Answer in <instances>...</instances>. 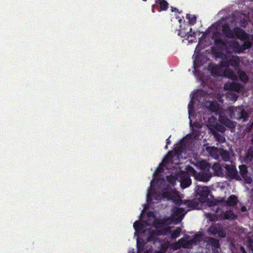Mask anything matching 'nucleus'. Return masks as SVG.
Listing matches in <instances>:
<instances>
[{
	"label": "nucleus",
	"mask_w": 253,
	"mask_h": 253,
	"mask_svg": "<svg viewBox=\"0 0 253 253\" xmlns=\"http://www.w3.org/2000/svg\"><path fill=\"white\" fill-rule=\"evenodd\" d=\"M222 31L224 36L228 39H233L235 37L242 41L249 39V35L244 30L239 27L231 29L228 24L223 25Z\"/></svg>",
	"instance_id": "nucleus-1"
},
{
	"label": "nucleus",
	"mask_w": 253,
	"mask_h": 253,
	"mask_svg": "<svg viewBox=\"0 0 253 253\" xmlns=\"http://www.w3.org/2000/svg\"><path fill=\"white\" fill-rule=\"evenodd\" d=\"M228 111L230 118L238 121L246 122L250 117L249 114L242 106H232L229 108Z\"/></svg>",
	"instance_id": "nucleus-2"
},
{
	"label": "nucleus",
	"mask_w": 253,
	"mask_h": 253,
	"mask_svg": "<svg viewBox=\"0 0 253 253\" xmlns=\"http://www.w3.org/2000/svg\"><path fill=\"white\" fill-rule=\"evenodd\" d=\"M147 232L148 236L146 239L147 242H153V244H155L157 242H161V240L159 238L160 236L166 235H168V233H170L171 232V227L169 226L168 227L161 230H152V229H149Z\"/></svg>",
	"instance_id": "nucleus-3"
},
{
	"label": "nucleus",
	"mask_w": 253,
	"mask_h": 253,
	"mask_svg": "<svg viewBox=\"0 0 253 253\" xmlns=\"http://www.w3.org/2000/svg\"><path fill=\"white\" fill-rule=\"evenodd\" d=\"M210 206L212 207V210L215 211L216 214L220 219L232 220H235L237 218V215L232 210H227L225 211H222L219 214H218L220 208L215 204L214 202L211 201L210 204Z\"/></svg>",
	"instance_id": "nucleus-4"
},
{
	"label": "nucleus",
	"mask_w": 253,
	"mask_h": 253,
	"mask_svg": "<svg viewBox=\"0 0 253 253\" xmlns=\"http://www.w3.org/2000/svg\"><path fill=\"white\" fill-rule=\"evenodd\" d=\"M224 169V176L231 179H235L238 181L241 180V177L238 174V172L234 165L225 164L223 165Z\"/></svg>",
	"instance_id": "nucleus-5"
},
{
	"label": "nucleus",
	"mask_w": 253,
	"mask_h": 253,
	"mask_svg": "<svg viewBox=\"0 0 253 253\" xmlns=\"http://www.w3.org/2000/svg\"><path fill=\"white\" fill-rule=\"evenodd\" d=\"M223 88L226 90L239 93L243 91L244 89V86L238 83L229 82L224 84Z\"/></svg>",
	"instance_id": "nucleus-6"
},
{
	"label": "nucleus",
	"mask_w": 253,
	"mask_h": 253,
	"mask_svg": "<svg viewBox=\"0 0 253 253\" xmlns=\"http://www.w3.org/2000/svg\"><path fill=\"white\" fill-rule=\"evenodd\" d=\"M239 169L240 176L242 177L246 183L248 184H251L253 182V179L248 175V170L247 167L245 165H242L239 166Z\"/></svg>",
	"instance_id": "nucleus-7"
},
{
	"label": "nucleus",
	"mask_w": 253,
	"mask_h": 253,
	"mask_svg": "<svg viewBox=\"0 0 253 253\" xmlns=\"http://www.w3.org/2000/svg\"><path fill=\"white\" fill-rule=\"evenodd\" d=\"M200 197L199 201L201 203L206 202L208 199V196L210 194V190L207 186H203L199 189L198 192Z\"/></svg>",
	"instance_id": "nucleus-8"
},
{
	"label": "nucleus",
	"mask_w": 253,
	"mask_h": 253,
	"mask_svg": "<svg viewBox=\"0 0 253 253\" xmlns=\"http://www.w3.org/2000/svg\"><path fill=\"white\" fill-rule=\"evenodd\" d=\"M212 174L210 172H199L195 175V179L202 182L209 181L211 177Z\"/></svg>",
	"instance_id": "nucleus-9"
},
{
	"label": "nucleus",
	"mask_w": 253,
	"mask_h": 253,
	"mask_svg": "<svg viewBox=\"0 0 253 253\" xmlns=\"http://www.w3.org/2000/svg\"><path fill=\"white\" fill-rule=\"evenodd\" d=\"M220 202L221 203H223L227 206L234 207L237 205L239 200L236 196L234 195H231L228 198L227 200H225L224 199H222Z\"/></svg>",
	"instance_id": "nucleus-10"
},
{
	"label": "nucleus",
	"mask_w": 253,
	"mask_h": 253,
	"mask_svg": "<svg viewBox=\"0 0 253 253\" xmlns=\"http://www.w3.org/2000/svg\"><path fill=\"white\" fill-rule=\"evenodd\" d=\"M209 68L210 69L211 73L212 76L214 77L220 76L222 75V69L217 65H210Z\"/></svg>",
	"instance_id": "nucleus-11"
},
{
	"label": "nucleus",
	"mask_w": 253,
	"mask_h": 253,
	"mask_svg": "<svg viewBox=\"0 0 253 253\" xmlns=\"http://www.w3.org/2000/svg\"><path fill=\"white\" fill-rule=\"evenodd\" d=\"M173 215L176 217L178 221L180 222L183 218L185 213L183 208L175 207L172 209Z\"/></svg>",
	"instance_id": "nucleus-12"
},
{
	"label": "nucleus",
	"mask_w": 253,
	"mask_h": 253,
	"mask_svg": "<svg viewBox=\"0 0 253 253\" xmlns=\"http://www.w3.org/2000/svg\"><path fill=\"white\" fill-rule=\"evenodd\" d=\"M214 44L218 49H223L227 47V41L221 39L220 36L215 37L214 39Z\"/></svg>",
	"instance_id": "nucleus-13"
},
{
	"label": "nucleus",
	"mask_w": 253,
	"mask_h": 253,
	"mask_svg": "<svg viewBox=\"0 0 253 253\" xmlns=\"http://www.w3.org/2000/svg\"><path fill=\"white\" fill-rule=\"evenodd\" d=\"M214 44L218 49H223L227 47V41L221 39L220 36L215 37L214 39Z\"/></svg>",
	"instance_id": "nucleus-14"
},
{
	"label": "nucleus",
	"mask_w": 253,
	"mask_h": 253,
	"mask_svg": "<svg viewBox=\"0 0 253 253\" xmlns=\"http://www.w3.org/2000/svg\"><path fill=\"white\" fill-rule=\"evenodd\" d=\"M212 168L215 175L220 177L224 176V169L223 168V165L221 166L219 163H216L213 165Z\"/></svg>",
	"instance_id": "nucleus-15"
},
{
	"label": "nucleus",
	"mask_w": 253,
	"mask_h": 253,
	"mask_svg": "<svg viewBox=\"0 0 253 253\" xmlns=\"http://www.w3.org/2000/svg\"><path fill=\"white\" fill-rule=\"evenodd\" d=\"M180 182L182 188L184 189L189 187L191 184V179L190 175L187 173L184 174L181 177Z\"/></svg>",
	"instance_id": "nucleus-16"
},
{
	"label": "nucleus",
	"mask_w": 253,
	"mask_h": 253,
	"mask_svg": "<svg viewBox=\"0 0 253 253\" xmlns=\"http://www.w3.org/2000/svg\"><path fill=\"white\" fill-rule=\"evenodd\" d=\"M146 242H144L142 239L137 240V253H149V251H151L152 249H150L149 250H146L144 251L145 246Z\"/></svg>",
	"instance_id": "nucleus-17"
},
{
	"label": "nucleus",
	"mask_w": 253,
	"mask_h": 253,
	"mask_svg": "<svg viewBox=\"0 0 253 253\" xmlns=\"http://www.w3.org/2000/svg\"><path fill=\"white\" fill-rule=\"evenodd\" d=\"M185 146L183 144H178L175 148L173 151H170L169 152V155L170 156H175L179 157L182 154L185 149Z\"/></svg>",
	"instance_id": "nucleus-18"
},
{
	"label": "nucleus",
	"mask_w": 253,
	"mask_h": 253,
	"mask_svg": "<svg viewBox=\"0 0 253 253\" xmlns=\"http://www.w3.org/2000/svg\"><path fill=\"white\" fill-rule=\"evenodd\" d=\"M227 61L229 64V67L230 66L233 67H238L239 66L240 60L238 56H227Z\"/></svg>",
	"instance_id": "nucleus-19"
},
{
	"label": "nucleus",
	"mask_w": 253,
	"mask_h": 253,
	"mask_svg": "<svg viewBox=\"0 0 253 253\" xmlns=\"http://www.w3.org/2000/svg\"><path fill=\"white\" fill-rule=\"evenodd\" d=\"M160 197V199H166L168 200H171L173 201H176V196L173 193L169 191L163 192L162 194L159 196Z\"/></svg>",
	"instance_id": "nucleus-20"
},
{
	"label": "nucleus",
	"mask_w": 253,
	"mask_h": 253,
	"mask_svg": "<svg viewBox=\"0 0 253 253\" xmlns=\"http://www.w3.org/2000/svg\"><path fill=\"white\" fill-rule=\"evenodd\" d=\"M220 122L230 129H234L236 127V123L233 122L227 118H220Z\"/></svg>",
	"instance_id": "nucleus-21"
},
{
	"label": "nucleus",
	"mask_w": 253,
	"mask_h": 253,
	"mask_svg": "<svg viewBox=\"0 0 253 253\" xmlns=\"http://www.w3.org/2000/svg\"><path fill=\"white\" fill-rule=\"evenodd\" d=\"M167 219L165 218L163 219L156 218L154 220L153 224L155 228H158L165 226L167 224Z\"/></svg>",
	"instance_id": "nucleus-22"
},
{
	"label": "nucleus",
	"mask_w": 253,
	"mask_h": 253,
	"mask_svg": "<svg viewBox=\"0 0 253 253\" xmlns=\"http://www.w3.org/2000/svg\"><path fill=\"white\" fill-rule=\"evenodd\" d=\"M220 227L216 224H212L208 229V232L211 235H215L220 230Z\"/></svg>",
	"instance_id": "nucleus-23"
},
{
	"label": "nucleus",
	"mask_w": 253,
	"mask_h": 253,
	"mask_svg": "<svg viewBox=\"0 0 253 253\" xmlns=\"http://www.w3.org/2000/svg\"><path fill=\"white\" fill-rule=\"evenodd\" d=\"M183 203L189 208H191L193 209H198L199 203L196 200H185Z\"/></svg>",
	"instance_id": "nucleus-24"
},
{
	"label": "nucleus",
	"mask_w": 253,
	"mask_h": 253,
	"mask_svg": "<svg viewBox=\"0 0 253 253\" xmlns=\"http://www.w3.org/2000/svg\"><path fill=\"white\" fill-rule=\"evenodd\" d=\"M200 169L204 172H210L211 166L209 163L205 160H203L199 163Z\"/></svg>",
	"instance_id": "nucleus-25"
},
{
	"label": "nucleus",
	"mask_w": 253,
	"mask_h": 253,
	"mask_svg": "<svg viewBox=\"0 0 253 253\" xmlns=\"http://www.w3.org/2000/svg\"><path fill=\"white\" fill-rule=\"evenodd\" d=\"M253 160V145L251 146L247 150L246 155L244 157L245 162H252Z\"/></svg>",
	"instance_id": "nucleus-26"
},
{
	"label": "nucleus",
	"mask_w": 253,
	"mask_h": 253,
	"mask_svg": "<svg viewBox=\"0 0 253 253\" xmlns=\"http://www.w3.org/2000/svg\"><path fill=\"white\" fill-rule=\"evenodd\" d=\"M238 74L240 80L244 83L247 84L249 82V77L244 71L240 70L238 72Z\"/></svg>",
	"instance_id": "nucleus-27"
},
{
	"label": "nucleus",
	"mask_w": 253,
	"mask_h": 253,
	"mask_svg": "<svg viewBox=\"0 0 253 253\" xmlns=\"http://www.w3.org/2000/svg\"><path fill=\"white\" fill-rule=\"evenodd\" d=\"M208 243L214 249H218L220 247L219 240L212 237H209L208 239Z\"/></svg>",
	"instance_id": "nucleus-28"
},
{
	"label": "nucleus",
	"mask_w": 253,
	"mask_h": 253,
	"mask_svg": "<svg viewBox=\"0 0 253 253\" xmlns=\"http://www.w3.org/2000/svg\"><path fill=\"white\" fill-rule=\"evenodd\" d=\"M207 151L209 152L210 155L213 157L214 159L218 158V149L215 147H207Z\"/></svg>",
	"instance_id": "nucleus-29"
},
{
	"label": "nucleus",
	"mask_w": 253,
	"mask_h": 253,
	"mask_svg": "<svg viewBox=\"0 0 253 253\" xmlns=\"http://www.w3.org/2000/svg\"><path fill=\"white\" fill-rule=\"evenodd\" d=\"M177 243L180 245V247H182L184 248H188L189 245H192V241L186 240L184 238H181L178 241Z\"/></svg>",
	"instance_id": "nucleus-30"
},
{
	"label": "nucleus",
	"mask_w": 253,
	"mask_h": 253,
	"mask_svg": "<svg viewBox=\"0 0 253 253\" xmlns=\"http://www.w3.org/2000/svg\"><path fill=\"white\" fill-rule=\"evenodd\" d=\"M182 229L180 227H177L175 230L172 231L171 230L169 234H170V237L172 239H175L176 238L178 237L180 233L181 232ZM169 234V233H168Z\"/></svg>",
	"instance_id": "nucleus-31"
},
{
	"label": "nucleus",
	"mask_w": 253,
	"mask_h": 253,
	"mask_svg": "<svg viewBox=\"0 0 253 253\" xmlns=\"http://www.w3.org/2000/svg\"><path fill=\"white\" fill-rule=\"evenodd\" d=\"M186 18L188 20V23L190 25H194L196 23L197 17L195 15L187 14Z\"/></svg>",
	"instance_id": "nucleus-32"
},
{
	"label": "nucleus",
	"mask_w": 253,
	"mask_h": 253,
	"mask_svg": "<svg viewBox=\"0 0 253 253\" xmlns=\"http://www.w3.org/2000/svg\"><path fill=\"white\" fill-rule=\"evenodd\" d=\"M220 156L224 162H228L230 159V154L227 151L222 150L220 152Z\"/></svg>",
	"instance_id": "nucleus-33"
},
{
	"label": "nucleus",
	"mask_w": 253,
	"mask_h": 253,
	"mask_svg": "<svg viewBox=\"0 0 253 253\" xmlns=\"http://www.w3.org/2000/svg\"><path fill=\"white\" fill-rule=\"evenodd\" d=\"M144 226L143 224H142L140 221H136L133 223V227L135 229L136 231L139 230H142V231L143 230Z\"/></svg>",
	"instance_id": "nucleus-34"
},
{
	"label": "nucleus",
	"mask_w": 253,
	"mask_h": 253,
	"mask_svg": "<svg viewBox=\"0 0 253 253\" xmlns=\"http://www.w3.org/2000/svg\"><path fill=\"white\" fill-rule=\"evenodd\" d=\"M218 65L222 69L224 68H227L229 67L227 56H225V58L221 61Z\"/></svg>",
	"instance_id": "nucleus-35"
},
{
	"label": "nucleus",
	"mask_w": 253,
	"mask_h": 253,
	"mask_svg": "<svg viewBox=\"0 0 253 253\" xmlns=\"http://www.w3.org/2000/svg\"><path fill=\"white\" fill-rule=\"evenodd\" d=\"M214 136L216 140L220 143H223L225 141V137L218 133H215L214 134Z\"/></svg>",
	"instance_id": "nucleus-36"
},
{
	"label": "nucleus",
	"mask_w": 253,
	"mask_h": 253,
	"mask_svg": "<svg viewBox=\"0 0 253 253\" xmlns=\"http://www.w3.org/2000/svg\"><path fill=\"white\" fill-rule=\"evenodd\" d=\"M252 45V43L250 41H245V42H244L243 44H242V45H241V48L242 50H246V49L251 48Z\"/></svg>",
	"instance_id": "nucleus-37"
},
{
	"label": "nucleus",
	"mask_w": 253,
	"mask_h": 253,
	"mask_svg": "<svg viewBox=\"0 0 253 253\" xmlns=\"http://www.w3.org/2000/svg\"><path fill=\"white\" fill-rule=\"evenodd\" d=\"M159 3L160 5L161 9L162 10H166L168 9L169 4L166 0H161V1H160Z\"/></svg>",
	"instance_id": "nucleus-38"
},
{
	"label": "nucleus",
	"mask_w": 253,
	"mask_h": 253,
	"mask_svg": "<svg viewBox=\"0 0 253 253\" xmlns=\"http://www.w3.org/2000/svg\"><path fill=\"white\" fill-rule=\"evenodd\" d=\"M227 97L231 100L235 101L237 100L238 96L235 93H228L227 94Z\"/></svg>",
	"instance_id": "nucleus-39"
},
{
	"label": "nucleus",
	"mask_w": 253,
	"mask_h": 253,
	"mask_svg": "<svg viewBox=\"0 0 253 253\" xmlns=\"http://www.w3.org/2000/svg\"><path fill=\"white\" fill-rule=\"evenodd\" d=\"M187 36L188 37H196V33L195 32L192 31V29L190 28L189 32H186Z\"/></svg>",
	"instance_id": "nucleus-40"
},
{
	"label": "nucleus",
	"mask_w": 253,
	"mask_h": 253,
	"mask_svg": "<svg viewBox=\"0 0 253 253\" xmlns=\"http://www.w3.org/2000/svg\"><path fill=\"white\" fill-rule=\"evenodd\" d=\"M153 197V195L151 193L150 190H148L147 195V201L149 202L152 200V197Z\"/></svg>",
	"instance_id": "nucleus-41"
},
{
	"label": "nucleus",
	"mask_w": 253,
	"mask_h": 253,
	"mask_svg": "<svg viewBox=\"0 0 253 253\" xmlns=\"http://www.w3.org/2000/svg\"><path fill=\"white\" fill-rule=\"evenodd\" d=\"M178 35L182 38H184L187 36V33L183 31V30H180L178 32Z\"/></svg>",
	"instance_id": "nucleus-42"
},
{
	"label": "nucleus",
	"mask_w": 253,
	"mask_h": 253,
	"mask_svg": "<svg viewBox=\"0 0 253 253\" xmlns=\"http://www.w3.org/2000/svg\"><path fill=\"white\" fill-rule=\"evenodd\" d=\"M232 46L234 48H238L240 46L239 43L238 42L234 41L232 42Z\"/></svg>",
	"instance_id": "nucleus-43"
},
{
	"label": "nucleus",
	"mask_w": 253,
	"mask_h": 253,
	"mask_svg": "<svg viewBox=\"0 0 253 253\" xmlns=\"http://www.w3.org/2000/svg\"><path fill=\"white\" fill-rule=\"evenodd\" d=\"M209 218L210 220L213 221H216L217 220V218L216 217L212 218V214L211 213H209Z\"/></svg>",
	"instance_id": "nucleus-44"
},
{
	"label": "nucleus",
	"mask_w": 253,
	"mask_h": 253,
	"mask_svg": "<svg viewBox=\"0 0 253 253\" xmlns=\"http://www.w3.org/2000/svg\"><path fill=\"white\" fill-rule=\"evenodd\" d=\"M192 105H193V101L191 100L188 105L189 116L190 115V108H191V106H192Z\"/></svg>",
	"instance_id": "nucleus-45"
},
{
	"label": "nucleus",
	"mask_w": 253,
	"mask_h": 253,
	"mask_svg": "<svg viewBox=\"0 0 253 253\" xmlns=\"http://www.w3.org/2000/svg\"><path fill=\"white\" fill-rule=\"evenodd\" d=\"M170 143V141L169 138H168L166 139V145L165 146V149L168 148V145H169Z\"/></svg>",
	"instance_id": "nucleus-46"
},
{
	"label": "nucleus",
	"mask_w": 253,
	"mask_h": 253,
	"mask_svg": "<svg viewBox=\"0 0 253 253\" xmlns=\"http://www.w3.org/2000/svg\"><path fill=\"white\" fill-rule=\"evenodd\" d=\"M241 251L242 253H247V252L245 250V248L243 247H241L240 248Z\"/></svg>",
	"instance_id": "nucleus-47"
},
{
	"label": "nucleus",
	"mask_w": 253,
	"mask_h": 253,
	"mask_svg": "<svg viewBox=\"0 0 253 253\" xmlns=\"http://www.w3.org/2000/svg\"><path fill=\"white\" fill-rule=\"evenodd\" d=\"M241 251L242 253H247V252L245 250V248L243 247H241L240 248Z\"/></svg>",
	"instance_id": "nucleus-48"
},
{
	"label": "nucleus",
	"mask_w": 253,
	"mask_h": 253,
	"mask_svg": "<svg viewBox=\"0 0 253 253\" xmlns=\"http://www.w3.org/2000/svg\"><path fill=\"white\" fill-rule=\"evenodd\" d=\"M241 251L242 253H247V252L245 250V248L243 247H241L240 248Z\"/></svg>",
	"instance_id": "nucleus-49"
},
{
	"label": "nucleus",
	"mask_w": 253,
	"mask_h": 253,
	"mask_svg": "<svg viewBox=\"0 0 253 253\" xmlns=\"http://www.w3.org/2000/svg\"><path fill=\"white\" fill-rule=\"evenodd\" d=\"M171 11L172 12H178V9L176 8H174V7H171Z\"/></svg>",
	"instance_id": "nucleus-50"
},
{
	"label": "nucleus",
	"mask_w": 253,
	"mask_h": 253,
	"mask_svg": "<svg viewBox=\"0 0 253 253\" xmlns=\"http://www.w3.org/2000/svg\"><path fill=\"white\" fill-rule=\"evenodd\" d=\"M248 248L250 250H252V249H253V245L252 244H250L248 246Z\"/></svg>",
	"instance_id": "nucleus-51"
},
{
	"label": "nucleus",
	"mask_w": 253,
	"mask_h": 253,
	"mask_svg": "<svg viewBox=\"0 0 253 253\" xmlns=\"http://www.w3.org/2000/svg\"><path fill=\"white\" fill-rule=\"evenodd\" d=\"M247 209L246 207L245 206L242 207L241 208V210L242 211H246Z\"/></svg>",
	"instance_id": "nucleus-52"
},
{
	"label": "nucleus",
	"mask_w": 253,
	"mask_h": 253,
	"mask_svg": "<svg viewBox=\"0 0 253 253\" xmlns=\"http://www.w3.org/2000/svg\"><path fill=\"white\" fill-rule=\"evenodd\" d=\"M213 253H219L218 251L217 250L214 251Z\"/></svg>",
	"instance_id": "nucleus-53"
},
{
	"label": "nucleus",
	"mask_w": 253,
	"mask_h": 253,
	"mask_svg": "<svg viewBox=\"0 0 253 253\" xmlns=\"http://www.w3.org/2000/svg\"><path fill=\"white\" fill-rule=\"evenodd\" d=\"M155 253H162L161 251H158V252H155Z\"/></svg>",
	"instance_id": "nucleus-54"
},
{
	"label": "nucleus",
	"mask_w": 253,
	"mask_h": 253,
	"mask_svg": "<svg viewBox=\"0 0 253 253\" xmlns=\"http://www.w3.org/2000/svg\"><path fill=\"white\" fill-rule=\"evenodd\" d=\"M158 1H159V0H156V3H158Z\"/></svg>",
	"instance_id": "nucleus-55"
},
{
	"label": "nucleus",
	"mask_w": 253,
	"mask_h": 253,
	"mask_svg": "<svg viewBox=\"0 0 253 253\" xmlns=\"http://www.w3.org/2000/svg\"><path fill=\"white\" fill-rule=\"evenodd\" d=\"M251 251H252V253H253V249H252Z\"/></svg>",
	"instance_id": "nucleus-56"
},
{
	"label": "nucleus",
	"mask_w": 253,
	"mask_h": 253,
	"mask_svg": "<svg viewBox=\"0 0 253 253\" xmlns=\"http://www.w3.org/2000/svg\"><path fill=\"white\" fill-rule=\"evenodd\" d=\"M180 203H182V201L181 200H180Z\"/></svg>",
	"instance_id": "nucleus-57"
},
{
	"label": "nucleus",
	"mask_w": 253,
	"mask_h": 253,
	"mask_svg": "<svg viewBox=\"0 0 253 253\" xmlns=\"http://www.w3.org/2000/svg\"><path fill=\"white\" fill-rule=\"evenodd\" d=\"M168 181H169V177L168 178Z\"/></svg>",
	"instance_id": "nucleus-58"
},
{
	"label": "nucleus",
	"mask_w": 253,
	"mask_h": 253,
	"mask_svg": "<svg viewBox=\"0 0 253 253\" xmlns=\"http://www.w3.org/2000/svg\"><path fill=\"white\" fill-rule=\"evenodd\" d=\"M143 0L144 1H146L147 0Z\"/></svg>",
	"instance_id": "nucleus-59"
}]
</instances>
